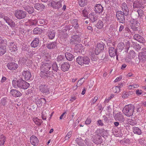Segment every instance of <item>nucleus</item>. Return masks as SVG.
<instances>
[{"mask_svg": "<svg viewBox=\"0 0 146 146\" xmlns=\"http://www.w3.org/2000/svg\"><path fill=\"white\" fill-rule=\"evenodd\" d=\"M37 23V21L36 19L34 20H32L31 21V24L32 25H35Z\"/></svg>", "mask_w": 146, "mask_h": 146, "instance_id": "obj_59", "label": "nucleus"}, {"mask_svg": "<svg viewBox=\"0 0 146 146\" xmlns=\"http://www.w3.org/2000/svg\"><path fill=\"white\" fill-rule=\"evenodd\" d=\"M62 2L61 1L56 2L52 1L51 3V6L55 9H58L62 7Z\"/></svg>", "mask_w": 146, "mask_h": 146, "instance_id": "obj_12", "label": "nucleus"}, {"mask_svg": "<svg viewBox=\"0 0 146 146\" xmlns=\"http://www.w3.org/2000/svg\"><path fill=\"white\" fill-rule=\"evenodd\" d=\"M76 142L80 146H83L84 143L83 140L80 138H77L76 140Z\"/></svg>", "mask_w": 146, "mask_h": 146, "instance_id": "obj_45", "label": "nucleus"}, {"mask_svg": "<svg viewBox=\"0 0 146 146\" xmlns=\"http://www.w3.org/2000/svg\"><path fill=\"white\" fill-rule=\"evenodd\" d=\"M139 142L142 145H146V141L143 139H141L139 141Z\"/></svg>", "mask_w": 146, "mask_h": 146, "instance_id": "obj_54", "label": "nucleus"}, {"mask_svg": "<svg viewBox=\"0 0 146 146\" xmlns=\"http://www.w3.org/2000/svg\"><path fill=\"white\" fill-rule=\"evenodd\" d=\"M7 46L5 45L0 46V56L3 55L6 52Z\"/></svg>", "mask_w": 146, "mask_h": 146, "instance_id": "obj_26", "label": "nucleus"}, {"mask_svg": "<svg viewBox=\"0 0 146 146\" xmlns=\"http://www.w3.org/2000/svg\"><path fill=\"white\" fill-rule=\"evenodd\" d=\"M128 123L130 125H135L137 123L136 122L133 120L129 121L128 122Z\"/></svg>", "mask_w": 146, "mask_h": 146, "instance_id": "obj_61", "label": "nucleus"}, {"mask_svg": "<svg viewBox=\"0 0 146 146\" xmlns=\"http://www.w3.org/2000/svg\"><path fill=\"white\" fill-rule=\"evenodd\" d=\"M80 42V37L78 36L73 35L71 37L70 43L72 44H76Z\"/></svg>", "mask_w": 146, "mask_h": 146, "instance_id": "obj_11", "label": "nucleus"}, {"mask_svg": "<svg viewBox=\"0 0 146 146\" xmlns=\"http://www.w3.org/2000/svg\"><path fill=\"white\" fill-rule=\"evenodd\" d=\"M52 69L53 70L55 71H56V72L58 70V67L57 64L56 63H53V64H52Z\"/></svg>", "mask_w": 146, "mask_h": 146, "instance_id": "obj_51", "label": "nucleus"}, {"mask_svg": "<svg viewBox=\"0 0 146 146\" xmlns=\"http://www.w3.org/2000/svg\"><path fill=\"white\" fill-rule=\"evenodd\" d=\"M3 18L4 20L7 23H8L9 22L11 21V19H10L9 17L7 16H4Z\"/></svg>", "mask_w": 146, "mask_h": 146, "instance_id": "obj_52", "label": "nucleus"}, {"mask_svg": "<svg viewBox=\"0 0 146 146\" xmlns=\"http://www.w3.org/2000/svg\"><path fill=\"white\" fill-rule=\"evenodd\" d=\"M44 6L41 3H37L35 4L34 7L38 11H42L44 9Z\"/></svg>", "mask_w": 146, "mask_h": 146, "instance_id": "obj_25", "label": "nucleus"}, {"mask_svg": "<svg viewBox=\"0 0 146 146\" xmlns=\"http://www.w3.org/2000/svg\"><path fill=\"white\" fill-rule=\"evenodd\" d=\"M33 121L35 123L38 125H40L42 122L41 119H39L37 118L34 119Z\"/></svg>", "mask_w": 146, "mask_h": 146, "instance_id": "obj_44", "label": "nucleus"}, {"mask_svg": "<svg viewBox=\"0 0 146 146\" xmlns=\"http://www.w3.org/2000/svg\"><path fill=\"white\" fill-rule=\"evenodd\" d=\"M122 13L121 11H117L116 13V16L117 21L119 23H124L125 21V15Z\"/></svg>", "mask_w": 146, "mask_h": 146, "instance_id": "obj_6", "label": "nucleus"}, {"mask_svg": "<svg viewBox=\"0 0 146 146\" xmlns=\"http://www.w3.org/2000/svg\"><path fill=\"white\" fill-rule=\"evenodd\" d=\"M40 92L45 95H47L50 93V88L48 86L45 84H41L39 87Z\"/></svg>", "mask_w": 146, "mask_h": 146, "instance_id": "obj_4", "label": "nucleus"}, {"mask_svg": "<svg viewBox=\"0 0 146 146\" xmlns=\"http://www.w3.org/2000/svg\"><path fill=\"white\" fill-rule=\"evenodd\" d=\"M5 141V137L2 135L0 138V145H3Z\"/></svg>", "mask_w": 146, "mask_h": 146, "instance_id": "obj_48", "label": "nucleus"}, {"mask_svg": "<svg viewBox=\"0 0 146 146\" xmlns=\"http://www.w3.org/2000/svg\"><path fill=\"white\" fill-rule=\"evenodd\" d=\"M70 67L69 64L67 62H65L61 65V69L62 71L65 72L68 71Z\"/></svg>", "mask_w": 146, "mask_h": 146, "instance_id": "obj_19", "label": "nucleus"}, {"mask_svg": "<svg viewBox=\"0 0 146 146\" xmlns=\"http://www.w3.org/2000/svg\"><path fill=\"white\" fill-rule=\"evenodd\" d=\"M128 55L129 57L133 58L135 56L136 54L133 50H131L129 51Z\"/></svg>", "mask_w": 146, "mask_h": 146, "instance_id": "obj_47", "label": "nucleus"}, {"mask_svg": "<svg viewBox=\"0 0 146 146\" xmlns=\"http://www.w3.org/2000/svg\"><path fill=\"white\" fill-rule=\"evenodd\" d=\"M122 13L125 16L128 15L129 14V10L127 4L125 3H124L122 4Z\"/></svg>", "mask_w": 146, "mask_h": 146, "instance_id": "obj_10", "label": "nucleus"}, {"mask_svg": "<svg viewBox=\"0 0 146 146\" xmlns=\"http://www.w3.org/2000/svg\"><path fill=\"white\" fill-rule=\"evenodd\" d=\"M15 17L18 19H21L24 18L26 15V13L21 10H18L15 12Z\"/></svg>", "mask_w": 146, "mask_h": 146, "instance_id": "obj_5", "label": "nucleus"}, {"mask_svg": "<svg viewBox=\"0 0 146 146\" xmlns=\"http://www.w3.org/2000/svg\"><path fill=\"white\" fill-rule=\"evenodd\" d=\"M63 58L64 57L61 55L59 56L57 58V60L58 61H61L63 60Z\"/></svg>", "mask_w": 146, "mask_h": 146, "instance_id": "obj_63", "label": "nucleus"}, {"mask_svg": "<svg viewBox=\"0 0 146 146\" xmlns=\"http://www.w3.org/2000/svg\"><path fill=\"white\" fill-rule=\"evenodd\" d=\"M93 138V141L94 143L97 144H100L102 142V139L100 135L96 134L92 137Z\"/></svg>", "mask_w": 146, "mask_h": 146, "instance_id": "obj_8", "label": "nucleus"}, {"mask_svg": "<svg viewBox=\"0 0 146 146\" xmlns=\"http://www.w3.org/2000/svg\"><path fill=\"white\" fill-rule=\"evenodd\" d=\"M118 85H119L116 86L115 87V90H114L115 93H118L120 91V88L121 87V86H123V85L122 84H121L120 86H119L120 85L119 84Z\"/></svg>", "mask_w": 146, "mask_h": 146, "instance_id": "obj_50", "label": "nucleus"}, {"mask_svg": "<svg viewBox=\"0 0 146 146\" xmlns=\"http://www.w3.org/2000/svg\"><path fill=\"white\" fill-rule=\"evenodd\" d=\"M91 122V120L90 118H87L85 121V123L86 124H89Z\"/></svg>", "mask_w": 146, "mask_h": 146, "instance_id": "obj_58", "label": "nucleus"}, {"mask_svg": "<svg viewBox=\"0 0 146 146\" xmlns=\"http://www.w3.org/2000/svg\"><path fill=\"white\" fill-rule=\"evenodd\" d=\"M22 75L26 80H29L31 76V73L28 70L23 71L22 72Z\"/></svg>", "mask_w": 146, "mask_h": 146, "instance_id": "obj_17", "label": "nucleus"}, {"mask_svg": "<svg viewBox=\"0 0 146 146\" xmlns=\"http://www.w3.org/2000/svg\"><path fill=\"white\" fill-rule=\"evenodd\" d=\"M48 34L49 38L50 39H53L55 35V33L53 30L49 31Z\"/></svg>", "mask_w": 146, "mask_h": 146, "instance_id": "obj_33", "label": "nucleus"}, {"mask_svg": "<svg viewBox=\"0 0 146 146\" xmlns=\"http://www.w3.org/2000/svg\"><path fill=\"white\" fill-rule=\"evenodd\" d=\"M27 61V60L25 58H21L19 60V62L22 63H25Z\"/></svg>", "mask_w": 146, "mask_h": 146, "instance_id": "obj_57", "label": "nucleus"}, {"mask_svg": "<svg viewBox=\"0 0 146 146\" xmlns=\"http://www.w3.org/2000/svg\"><path fill=\"white\" fill-rule=\"evenodd\" d=\"M133 94V92L132 91H129L125 92L122 96V97L125 98L128 97L129 96L132 94Z\"/></svg>", "mask_w": 146, "mask_h": 146, "instance_id": "obj_41", "label": "nucleus"}, {"mask_svg": "<svg viewBox=\"0 0 146 146\" xmlns=\"http://www.w3.org/2000/svg\"><path fill=\"white\" fill-rule=\"evenodd\" d=\"M136 93L138 96H139L142 94V91L141 90H137L136 91Z\"/></svg>", "mask_w": 146, "mask_h": 146, "instance_id": "obj_62", "label": "nucleus"}, {"mask_svg": "<svg viewBox=\"0 0 146 146\" xmlns=\"http://www.w3.org/2000/svg\"><path fill=\"white\" fill-rule=\"evenodd\" d=\"M8 24L11 27H14L15 26V23L12 20H11V21L9 22Z\"/></svg>", "mask_w": 146, "mask_h": 146, "instance_id": "obj_56", "label": "nucleus"}, {"mask_svg": "<svg viewBox=\"0 0 146 146\" xmlns=\"http://www.w3.org/2000/svg\"><path fill=\"white\" fill-rule=\"evenodd\" d=\"M12 84L15 88H17L18 87L24 90L27 89L29 86V83L21 79L16 81L13 80L12 81Z\"/></svg>", "mask_w": 146, "mask_h": 146, "instance_id": "obj_2", "label": "nucleus"}, {"mask_svg": "<svg viewBox=\"0 0 146 146\" xmlns=\"http://www.w3.org/2000/svg\"><path fill=\"white\" fill-rule=\"evenodd\" d=\"M117 49L114 48L112 47H110L109 50L110 56L111 57L115 56L117 54Z\"/></svg>", "mask_w": 146, "mask_h": 146, "instance_id": "obj_18", "label": "nucleus"}, {"mask_svg": "<svg viewBox=\"0 0 146 146\" xmlns=\"http://www.w3.org/2000/svg\"><path fill=\"white\" fill-rule=\"evenodd\" d=\"M133 38L140 42H143L144 38L138 34H135L133 36Z\"/></svg>", "mask_w": 146, "mask_h": 146, "instance_id": "obj_27", "label": "nucleus"}, {"mask_svg": "<svg viewBox=\"0 0 146 146\" xmlns=\"http://www.w3.org/2000/svg\"><path fill=\"white\" fill-rule=\"evenodd\" d=\"M0 45H7V41L6 39L1 36H0Z\"/></svg>", "mask_w": 146, "mask_h": 146, "instance_id": "obj_34", "label": "nucleus"}, {"mask_svg": "<svg viewBox=\"0 0 146 146\" xmlns=\"http://www.w3.org/2000/svg\"><path fill=\"white\" fill-rule=\"evenodd\" d=\"M133 131L134 133L140 135L141 134V130L138 127H135L133 128Z\"/></svg>", "mask_w": 146, "mask_h": 146, "instance_id": "obj_40", "label": "nucleus"}, {"mask_svg": "<svg viewBox=\"0 0 146 146\" xmlns=\"http://www.w3.org/2000/svg\"><path fill=\"white\" fill-rule=\"evenodd\" d=\"M52 64L50 61H48L47 63H44L41 65L40 67V75L43 78H47L48 77H51L49 74V70L52 67Z\"/></svg>", "mask_w": 146, "mask_h": 146, "instance_id": "obj_1", "label": "nucleus"}, {"mask_svg": "<svg viewBox=\"0 0 146 146\" xmlns=\"http://www.w3.org/2000/svg\"><path fill=\"white\" fill-rule=\"evenodd\" d=\"M89 17L92 23H94L96 21L98 18L97 15L96 13H93L90 14Z\"/></svg>", "mask_w": 146, "mask_h": 146, "instance_id": "obj_21", "label": "nucleus"}, {"mask_svg": "<svg viewBox=\"0 0 146 146\" xmlns=\"http://www.w3.org/2000/svg\"><path fill=\"white\" fill-rule=\"evenodd\" d=\"M30 141L33 146H36L38 144L39 140L36 136H32L30 137Z\"/></svg>", "mask_w": 146, "mask_h": 146, "instance_id": "obj_15", "label": "nucleus"}, {"mask_svg": "<svg viewBox=\"0 0 146 146\" xmlns=\"http://www.w3.org/2000/svg\"><path fill=\"white\" fill-rule=\"evenodd\" d=\"M140 24L139 23L134 24L131 25V29L134 31H136L139 29V26Z\"/></svg>", "mask_w": 146, "mask_h": 146, "instance_id": "obj_28", "label": "nucleus"}, {"mask_svg": "<svg viewBox=\"0 0 146 146\" xmlns=\"http://www.w3.org/2000/svg\"><path fill=\"white\" fill-rule=\"evenodd\" d=\"M56 46L57 44L55 42H50L46 44L47 47L50 49L54 48Z\"/></svg>", "mask_w": 146, "mask_h": 146, "instance_id": "obj_24", "label": "nucleus"}, {"mask_svg": "<svg viewBox=\"0 0 146 146\" xmlns=\"http://www.w3.org/2000/svg\"><path fill=\"white\" fill-rule=\"evenodd\" d=\"M83 61L84 64L88 65L90 63V59L89 58L86 56H83Z\"/></svg>", "mask_w": 146, "mask_h": 146, "instance_id": "obj_37", "label": "nucleus"}, {"mask_svg": "<svg viewBox=\"0 0 146 146\" xmlns=\"http://www.w3.org/2000/svg\"><path fill=\"white\" fill-rule=\"evenodd\" d=\"M84 78H82L79 80L76 85L74 86V87H76L75 89H76L77 87H79L81 85L84 81Z\"/></svg>", "mask_w": 146, "mask_h": 146, "instance_id": "obj_38", "label": "nucleus"}, {"mask_svg": "<svg viewBox=\"0 0 146 146\" xmlns=\"http://www.w3.org/2000/svg\"><path fill=\"white\" fill-rule=\"evenodd\" d=\"M104 48V45L102 42L97 44L95 49H94L92 51L95 52L96 55H98Z\"/></svg>", "mask_w": 146, "mask_h": 146, "instance_id": "obj_7", "label": "nucleus"}, {"mask_svg": "<svg viewBox=\"0 0 146 146\" xmlns=\"http://www.w3.org/2000/svg\"><path fill=\"white\" fill-rule=\"evenodd\" d=\"M75 48L77 50V51L80 52L83 48V46L81 44H76L75 46Z\"/></svg>", "mask_w": 146, "mask_h": 146, "instance_id": "obj_42", "label": "nucleus"}, {"mask_svg": "<svg viewBox=\"0 0 146 146\" xmlns=\"http://www.w3.org/2000/svg\"><path fill=\"white\" fill-rule=\"evenodd\" d=\"M72 133V132L71 131H70L68 133L65 137V139L66 140H68L69 138H70V137H71Z\"/></svg>", "mask_w": 146, "mask_h": 146, "instance_id": "obj_53", "label": "nucleus"}, {"mask_svg": "<svg viewBox=\"0 0 146 146\" xmlns=\"http://www.w3.org/2000/svg\"><path fill=\"white\" fill-rule=\"evenodd\" d=\"M73 26L74 27L75 29H77L79 27V25L77 22L78 20L76 19H74L73 20Z\"/></svg>", "mask_w": 146, "mask_h": 146, "instance_id": "obj_49", "label": "nucleus"}, {"mask_svg": "<svg viewBox=\"0 0 146 146\" xmlns=\"http://www.w3.org/2000/svg\"><path fill=\"white\" fill-rule=\"evenodd\" d=\"M139 55L142 59H146V48L143 49L142 51L139 53Z\"/></svg>", "mask_w": 146, "mask_h": 146, "instance_id": "obj_30", "label": "nucleus"}, {"mask_svg": "<svg viewBox=\"0 0 146 146\" xmlns=\"http://www.w3.org/2000/svg\"><path fill=\"white\" fill-rule=\"evenodd\" d=\"M25 10L29 14H32L34 12V9L33 7L29 5L25 6L23 7Z\"/></svg>", "mask_w": 146, "mask_h": 146, "instance_id": "obj_22", "label": "nucleus"}, {"mask_svg": "<svg viewBox=\"0 0 146 146\" xmlns=\"http://www.w3.org/2000/svg\"><path fill=\"white\" fill-rule=\"evenodd\" d=\"M94 9L95 13L99 14H102L104 10L103 7L100 4H96Z\"/></svg>", "mask_w": 146, "mask_h": 146, "instance_id": "obj_9", "label": "nucleus"}, {"mask_svg": "<svg viewBox=\"0 0 146 146\" xmlns=\"http://www.w3.org/2000/svg\"><path fill=\"white\" fill-rule=\"evenodd\" d=\"M83 57L79 56L76 59L77 62L79 64L84 65Z\"/></svg>", "mask_w": 146, "mask_h": 146, "instance_id": "obj_35", "label": "nucleus"}, {"mask_svg": "<svg viewBox=\"0 0 146 146\" xmlns=\"http://www.w3.org/2000/svg\"><path fill=\"white\" fill-rule=\"evenodd\" d=\"M7 66L9 70H14L17 69L18 66L15 62H9L7 64Z\"/></svg>", "mask_w": 146, "mask_h": 146, "instance_id": "obj_16", "label": "nucleus"}, {"mask_svg": "<svg viewBox=\"0 0 146 146\" xmlns=\"http://www.w3.org/2000/svg\"><path fill=\"white\" fill-rule=\"evenodd\" d=\"M115 118L117 121H119L120 122H123L125 120L122 113L121 112L117 113L115 116Z\"/></svg>", "mask_w": 146, "mask_h": 146, "instance_id": "obj_13", "label": "nucleus"}, {"mask_svg": "<svg viewBox=\"0 0 146 146\" xmlns=\"http://www.w3.org/2000/svg\"><path fill=\"white\" fill-rule=\"evenodd\" d=\"M91 56V59L92 61L94 62H96L97 60V58L96 56V54L93 51H90Z\"/></svg>", "mask_w": 146, "mask_h": 146, "instance_id": "obj_31", "label": "nucleus"}, {"mask_svg": "<svg viewBox=\"0 0 146 146\" xmlns=\"http://www.w3.org/2000/svg\"><path fill=\"white\" fill-rule=\"evenodd\" d=\"M98 99V96H95L93 99L92 100V103L93 104H94L95 103V102H96L97 100Z\"/></svg>", "mask_w": 146, "mask_h": 146, "instance_id": "obj_64", "label": "nucleus"}, {"mask_svg": "<svg viewBox=\"0 0 146 146\" xmlns=\"http://www.w3.org/2000/svg\"><path fill=\"white\" fill-rule=\"evenodd\" d=\"M143 11L141 9L138 10L137 11H135L133 12V14L136 15H137V14L138 15V16H139L140 18L142 17L143 15H144L143 13Z\"/></svg>", "mask_w": 146, "mask_h": 146, "instance_id": "obj_32", "label": "nucleus"}, {"mask_svg": "<svg viewBox=\"0 0 146 146\" xmlns=\"http://www.w3.org/2000/svg\"><path fill=\"white\" fill-rule=\"evenodd\" d=\"M86 0H80L79 4L81 7H84L86 5Z\"/></svg>", "mask_w": 146, "mask_h": 146, "instance_id": "obj_46", "label": "nucleus"}, {"mask_svg": "<svg viewBox=\"0 0 146 146\" xmlns=\"http://www.w3.org/2000/svg\"><path fill=\"white\" fill-rule=\"evenodd\" d=\"M10 94L11 96L15 97H20L22 95L21 93L16 89H12L11 90Z\"/></svg>", "mask_w": 146, "mask_h": 146, "instance_id": "obj_14", "label": "nucleus"}, {"mask_svg": "<svg viewBox=\"0 0 146 146\" xmlns=\"http://www.w3.org/2000/svg\"><path fill=\"white\" fill-rule=\"evenodd\" d=\"M96 26L98 29H102L103 26V23L102 21L100 20H99L96 25Z\"/></svg>", "mask_w": 146, "mask_h": 146, "instance_id": "obj_36", "label": "nucleus"}, {"mask_svg": "<svg viewBox=\"0 0 146 146\" xmlns=\"http://www.w3.org/2000/svg\"><path fill=\"white\" fill-rule=\"evenodd\" d=\"M130 23L131 25L137 23H139L138 21L136 19H131L130 21Z\"/></svg>", "mask_w": 146, "mask_h": 146, "instance_id": "obj_55", "label": "nucleus"}, {"mask_svg": "<svg viewBox=\"0 0 146 146\" xmlns=\"http://www.w3.org/2000/svg\"><path fill=\"white\" fill-rule=\"evenodd\" d=\"M6 100L5 98H3L1 99V103L2 105L4 106L6 104Z\"/></svg>", "mask_w": 146, "mask_h": 146, "instance_id": "obj_60", "label": "nucleus"}, {"mask_svg": "<svg viewBox=\"0 0 146 146\" xmlns=\"http://www.w3.org/2000/svg\"><path fill=\"white\" fill-rule=\"evenodd\" d=\"M135 107L132 104L126 106L123 110V112L125 115L130 117L133 115L134 110Z\"/></svg>", "mask_w": 146, "mask_h": 146, "instance_id": "obj_3", "label": "nucleus"}, {"mask_svg": "<svg viewBox=\"0 0 146 146\" xmlns=\"http://www.w3.org/2000/svg\"><path fill=\"white\" fill-rule=\"evenodd\" d=\"M9 50L11 52H15L17 50V47L15 43L14 42H11L10 43Z\"/></svg>", "mask_w": 146, "mask_h": 146, "instance_id": "obj_20", "label": "nucleus"}, {"mask_svg": "<svg viewBox=\"0 0 146 146\" xmlns=\"http://www.w3.org/2000/svg\"><path fill=\"white\" fill-rule=\"evenodd\" d=\"M65 55L67 59L69 61L72 60L74 58L73 55L70 53L66 52L65 53Z\"/></svg>", "mask_w": 146, "mask_h": 146, "instance_id": "obj_29", "label": "nucleus"}, {"mask_svg": "<svg viewBox=\"0 0 146 146\" xmlns=\"http://www.w3.org/2000/svg\"><path fill=\"white\" fill-rule=\"evenodd\" d=\"M42 32V30L38 27L35 28L33 30V33L35 34H40Z\"/></svg>", "mask_w": 146, "mask_h": 146, "instance_id": "obj_39", "label": "nucleus"}, {"mask_svg": "<svg viewBox=\"0 0 146 146\" xmlns=\"http://www.w3.org/2000/svg\"><path fill=\"white\" fill-rule=\"evenodd\" d=\"M82 14L83 17H84V19H86L88 18V12L85 8L82 11Z\"/></svg>", "mask_w": 146, "mask_h": 146, "instance_id": "obj_43", "label": "nucleus"}, {"mask_svg": "<svg viewBox=\"0 0 146 146\" xmlns=\"http://www.w3.org/2000/svg\"><path fill=\"white\" fill-rule=\"evenodd\" d=\"M39 43V40L38 38H36L31 43V45L33 48H35L37 47Z\"/></svg>", "mask_w": 146, "mask_h": 146, "instance_id": "obj_23", "label": "nucleus"}]
</instances>
